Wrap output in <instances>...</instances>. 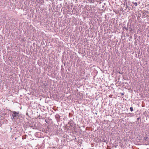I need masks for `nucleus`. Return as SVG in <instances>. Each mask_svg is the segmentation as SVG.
Masks as SVG:
<instances>
[{"mask_svg":"<svg viewBox=\"0 0 149 149\" xmlns=\"http://www.w3.org/2000/svg\"><path fill=\"white\" fill-rule=\"evenodd\" d=\"M123 29H125L126 30V31H127L128 30V27H126V26H124L123 28Z\"/></svg>","mask_w":149,"mask_h":149,"instance_id":"obj_3","label":"nucleus"},{"mask_svg":"<svg viewBox=\"0 0 149 149\" xmlns=\"http://www.w3.org/2000/svg\"><path fill=\"white\" fill-rule=\"evenodd\" d=\"M103 142H106V140H104V141H103Z\"/></svg>","mask_w":149,"mask_h":149,"instance_id":"obj_8","label":"nucleus"},{"mask_svg":"<svg viewBox=\"0 0 149 149\" xmlns=\"http://www.w3.org/2000/svg\"><path fill=\"white\" fill-rule=\"evenodd\" d=\"M104 6H103L102 7V8H104Z\"/></svg>","mask_w":149,"mask_h":149,"instance_id":"obj_9","label":"nucleus"},{"mask_svg":"<svg viewBox=\"0 0 149 149\" xmlns=\"http://www.w3.org/2000/svg\"><path fill=\"white\" fill-rule=\"evenodd\" d=\"M147 139H148V137H146L144 138L143 140H144L147 141Z\"/></svg>","mask_w":149,"mask_h":149,"instance_id":"obj_4","label":"nucleus"},{"mask_svg":"<svg viewBox=\"0 0 149 149\" xmlns=\"http://www.w3.org/2000/svg\"><path fill=\"white\" fill-rule=\"evenodd\" d=\"M19 113L15 111H13V113L12 116L14 119H17L19 116Z\"/></svg>","mask_w":149,"mask_h":149,"instance_id":"obj_2","label":"nucleus"},{"mask_svg":"<svg viewBox=\"0 0 149 149\" xmlns=\"http://www.w3.org/2000/svg\"><path fill=\"white\" fill-rule=\"evenodd\" d=\"M130 109L131 111H133V108L132 107H130Z\"/></svg>","mask_w":149,"mask_h":149,"instance_id":"obj_5","label":"nucleus"},{"mask_svg":"<svg viewBox=\"0 0 149 149\" xmlns=\"http://www.w3.org/2000/svg\"><path fill=\"white\" fill-rule=\"evenodd\" d=\"M39 119V120L40 122H39V124H41L42 123H43V122H45L46 121V120L45 119V118L44 116H40V115L39 116H38V121L39 120L38 119Z\"/></svg>","mask_w":149,"mask_h":149,"instance_id":"obj_1","label":"nucleus"},{"mask_svg":"<svg viewBox=\"0 0 149 149\" xmlns=\"http://www.w3.org/2000/svg\"><path fill=\"white\" fill-rule=\"evenodd\" d=\"M139 119H140V117H138V118H137V120H139Z\"/></svg>","mask_w":149,"mask_h":149,"instance_id":"obj_7","label":"nucleus"},{"mask_svg":"<svg viewBox=\"0 0 149 149\" xmlns=\"http://www.w3.org/2000/svg\"><path fill=\"white\" fill-rule=\"evenodd\" d=\"M133 3L134 4V5H135V6H137V4L136 2H134V3L133 2Z\"/></svg>","mask_w":149,"mask_h":149,"instance_id":"obj_6","label":"nucleus"}]
</instances>
